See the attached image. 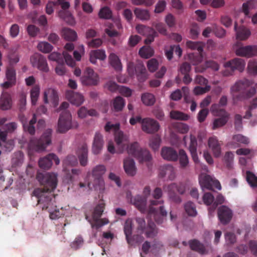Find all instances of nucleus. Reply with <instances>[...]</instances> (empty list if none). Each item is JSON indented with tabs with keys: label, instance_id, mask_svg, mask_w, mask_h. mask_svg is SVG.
I'll return each mask as SVG.
<instances>
[{
	"label": "nucleus",
	"instance_id": "14",
	"mask_svg": "<svg viewBox=\"0 0 257 257\" xmlns=\"http://www.w3.org/2000/svg\"><path fill=\"white\" fill-rule=\"evenodd\" d=\"M160 124L155 119L147 117L143 118L142 130L147 134H154L160 129Z\"/></svg>",
	"mask_w": 257,
	"mask_h": 257
},
{
	"label": "nucleus",
	"instance_id": "59",
	"mask_svg": "<svg viewBox=\"0 0 257 257\" xmlns=\"http://www.w3.org/2000/svg\"><path fill=\"white\" fill-rule=\"evenodd\" d=\"M161 138L158 136L152 137L150 140V146L154 151L158 150L160 147Z\"/></svg>",
	"mask_w": 257,
	"mask_h": 257
},
{
	"label": "nucleus",
	"instance_id": "32",
	"mask_svg": "<svg viewBox=\"0 0 257 257\" xmlns=\"http://www.w3.org/2000/svg\"><path fill=\"white\" fill-rule=\"evenodd\" d=\"M147 200L145 197L137 195L131 200V202L138 210L144 213L146 210Z\"/></svg>",
	"mask_w": 257,
	"mask_h": 257
},
{
	"label": "nucleus",
	"instance_id": "52",
	"mask_svg": "<svg viewBox=\"0 0 257 257\" xmlns=\"http://www.w3.org/2000/svg\"><path fill=\"white\" fill-rule=\"evenodd\" d=\"M186 212L188 215L195 216L197 214V211L194 204L190 201L187 202L184 206Z\"/></svg>",
	"mask_w": 257,
	"mask_h": 257
},
{
	"label": "nucleus",
	"instance_id": "30",
	"mask_svg": "<svg viewBox=\"0 0 257 257\" xmlns=\"http://www.w3.org/2000/svg\"><path fill=\"white\" fill-rule=\"evenodd\" d=\"M190 142L189 146V150L192 158L195 163L199 162V159L197 153V141L196 138L192 135L190 136Z\"/></svg>",
	"mask_w": 257,
	"mask_h": 257
},
{
	"label": "nucleus",
	"instance_id": "33",
	"mask_svg": "<svg viewBox=\"0 0 257 257\" xmlns=\"http://www.w3.org/2000/svg\"><path fill=\"white\" fill-rule=\"evenodd\" d=\"M12 99L10 95L7 92H3L0 97V108L8 110L12 107Z\"/></svg>",
	"mask_w": 257,
	"mask_h": 257
},
{
	"label": "nucleus",
	"instance_id": "8",
	"mask_svg": "<svg viewBox=\"0 0 257 257\" xmlns=\"http://www.w3.org/2000/svg\"><path fill=\"white\" fill-rule=\"evenodd\" d=\"M105 207V203L103 200H101L99 202L98 204L96 206L94 209V211L92 214L93 222H90L92 228H95L98 229L104 225L108 223L109 221L108 219L104 218L100 219Z\"/></svg>",
	"mask_w": 257,
	"mask_h": 257
},
{
	"label": "nucleus",
	"instance_id": "41",
	"mask_svg": "<svg viewBox=\"0 0 257 257\" xmlns=\"http://www.w3.org/2000/svg\"><path fill=\"white\" fill-rule=\"evenodd\" d=\"M62 36L65 40L69 41H74L77 38L76 32L67 28H65L63 29Z\"/></svg>",
	"mask_w": 257,
	"mask_h": 257
},
{
	"label": "nucleus",
	"instance_id": "46",
	"mask_svg": "<svg viewBox=\"0 0 257 257\" xmlns=\"http://www.w3.org/2000/svg\"><path fill=\"white\" fill-rule=\"evenodd\" d=\"M257 5V2L256 0H249L242 5V11L244 15L246 16L249 15V10L253 9L255 8Z\"/></svg>",
	"mask_w": 257,
	"mask_h": 257
},
{
	"label": "nucleus",
	"instance_id": "16",
	"mask_svg": "<svg viewBox=\"0 0 257 257\" xmlns=\"http://www.w3.org/2000/svg\"><path fill=\"white\" fill-rule=\"evenodd\" d=\"M106 171L105 167L103 165H99L95 166L92 171V176L94 178V183L93 185L95 189H97V185L102 186L104 181L102 176Z\"/></svg>",
	"mask_w": 257,
	"mask_h": 257
},
{
	"label": "nucleus",
	"instance_id": "39",
	"mask_svg": "<svg viewBox=\"0 0 257 257\" xmlns=\"http://www.w3.org/2000/svg\"><path fill=\"white\" fill-rule=\"evenodd\" d=\"M110 65L116 71L122 69V64L118 57L114 53H111L108 57Z\"/></svg>",
	"mask_w": 257,
	"mask_h": 257
},
{
	"label": "nucleus",
	"instance_id": "7",
	"mask_svg": "<svg viewBox=\"0 0 257 257\" xmlns=\"http://www.w3.org/2000/svg\"><path fill=\"white\" fill-rule=\"evenodd\" d=\"M136 220L138 224L137 230L140 234L145 233L148 238H153L157 235V230L153 222L149 221L146 225L145 219L143 217H137Z\"/></svg>",
	"mask_w": 257,
	"mask_h": 257
},
{
	"label": "nucleus",
	"instance_id": "51",
	"mask_svg": "<svg viewBox=\"0 0 257 257\" xmlns=\"http://www.w3.org/2000/svg\"><path fill=\"white\" fill-rule=\"evenodd\" d=\"M186 46L192 50H196L199 53L203 51V45L200 42H192L188 41L186 42Z\"/></svg>",
	"mask_w": 257,
	"mask_h": 257
},
{
	"label": "nucleus",
	"instance_id": "49",
	"mask_svg": "<svg viewBox=\"0 0 257 257\" xmlns=\"http://www.w3.org/2000/svg\"><path fill=\"white\" fill-rule=\"evenodd\" d=\"M40 88L38 85H34L31 90V99L32 105L36 104L40 94Z\"/></svg>",
	"mask_w": 257,
	"mask_h": 257
},
{
	"label": "nucleus",
	"instance_id": "25",
	"mask_svg": "<svg viewBox=\"0 0 257 257\" xmlns=\"http://www.w3.org/2000/svg\"><path fill=\"white\" fill-rule=\"evenodd\" d=\"M88 150L86 144L83 143L78 149L77 154L82 166H85L88 163Z\"/></svg>",
	"mask_w": 257,
	"mask_h": 257
},
{
	"label": "nucleus",
	"instance_id": "17",
	"mask_svg": "<svg viewBox=\"0 0 257 257\" xmlns=\"http://www.w3.org/2000/svg\"><path fill=\"white\" fill-rule=\"evenodd\" d=\"M19 117L23 124L25 131L28 132L31 135H34L35 133L34 124L37 121L36 114H33V118L30 120L29 123H28V118L22 113L19 114Z\"/></svg>",
	"mask_w": 257,
	"mask_h": 257
},
{
	"label": "nucleus",
	"instance_id": "28",
	"mask_svg": "<svg viewBox=\"0 0 257 257\" xmlns=\"http://www.w3.org/2000/svg\"><path fill=\"white\" fill-rule=\"evenodd\" d=\"M123 168L125 173L129 176H134L137 172L135 163L133 159L126 158L123 160Z\"/></svg>",
	"mask_w": 257,
	"mask_h": 257
},
{
	"label": "nucleus",
	"instance_id": "53",
	"mask_svg": "<svg viewBox=\"0 0 257 257\" xmlns=\"http://www.w3.org/2000/svg\"><path fill=\"white\" fill-rule=\"evenodd\" d=\"M234 155L231 152H227L225 153L223 158V161L226 167L230 169L232 168Z\"/></svg>",
	"mask_w": 257,
	"mask_h": 257
},
{
	"label": "nucleus",
	"instance_id": "58",
	"mask_svg": "<svg viewBox=\"0 0 257 257\" xmlns=\"http://www.w3.org/2000/svg\"><path fill=\"white\" fill-rule=\"evenodd\" d=\"M37 47L38 49L40 51L45 53H48L50 52L53 49V46L48 42H46L39 43Z\"/></svg>",
	"mask_w": 257,
	"mask_h": 257
},
{
	"label": "nucleus",
	"instance_id": "63",
	"mask_svg": "<svg viewBox=\"0 0 257 257\" xmlns=\"http://www.w3.org/2000/svg\"><path fill=\"white\" fill-rule=\"evenodd\" d=\"M210 89V86L205 85V87L196 86L194 88V93L196 95H200L208 92Z\"/></svg>",
	"mask_w": 257,
	"mask_h": 257
},
{
	"label": "nucleus",
	"instance_id": "5",
	"mask_svg": "<svg viewBox=\"0 0 257 257\" xmlns=\"http://www.w3.org/2000/svg\"><path fill=\"white\" fill-rule=\"evenodd\" d=\"M37 179L43 186V188L41 189L44 191L51 192L56 188L57 178V175L54 173H39L37 176Z\"/></svg>",
	"mask_w": 257,
	"mask_h": 257
},
{
	"label": "nucleus",
	"instance_id": "56",
	"mask_svg": "<svg viewBox=\"0 0 257 257\" xmlns=\"http://www.w3.org/2000/svg\"><path fill=\"white\" fill-rule=\"evenodd\" d=\"M153 50L151 47H143L139 52L140 55L144 58H149L153 55Z\"/></svg>",
	"mask_w": 257,
	"mask_h": 257
},
{
	"label": "nucleus",
	"instance_id": "21",
	"mask_svg": "<svg viewBox=\"0 0 257 257\" xmlns=\"http://www.w3.org/2000/svg\"><path fill=\"white\" fill-rule=\"evenodd\" d=\"M236 54L237 56L251 57L257 55V46L248 45L246 46H242L236 49Z\"/></svg>",
	"mask_w": 257,
	"mask_h": 257
},
{
	"label": "nucleus",
	"instance_id": "55",
	"mask_svg": "<svg viewBox=\"0 0 257 257\" xmlns=\"http://www.w3.org/2000/svg\"><path fill=\"white\" fill-rule=\"evenodd\" d=\"M246 180L252 187H257V177L251 172L246 171Z\"/></svg>",
	"mask_w": 257,
	"mask_h": 257
},
{
	"label": "nucleus",
	"instance_id": "60",
	"mask_svg": "<svg viewBox=\"0 0 257 257\" xmlns=\"http://www.w3.org/2000/svg\"><path fill=\"white\" fill-rule=\"evenodd\" d=\"M247 70L249 74L257 75V62L253 60H250L247 65Z\"/></svg>",
	"mask_w": 257,
	"mask_h": 257
},
{
	"label": "nucleus",
	"instance_id": "64",
	"mask_svg": "<svg viewBox=\"0 0 257 257\" xmlns=\"http://www.w3.org/2000/svg\"><path fill=\"white\" fill-rule=\"evenodd\" d=\"M158 65L159 63L156 59H151L148 61L147 66L150 71L154 72L157 69Z\"/></svg>",
	"mask_w": 257,
	"mask_h": 257
},
{
	"label": "nucleus",
	"instance_id": "57",
	"mask_svg": "<svg viewBox=\"0 0 257 257\" xmlns=\"http://www.w3.org/2000/svg\"><path fill=\"white\" fill-rule=\"evenodd\" d=\"M98 15L101 19H110L112 17V12L109 8L105 7L100 9Z\"/></svg>",
	"mask_w": 257,
	"mask_h": 257
},
{
	"label": "nucleus",
	"instance_id": "54",
	"mask_svg": "<svg viewBox=\"0 0 257 257\" xmlns=\"http://www.w3.org/2000/svg\"><path fill=\"white\" fill-rule=\"evenodd\" d=\"M224 201V198L221 194H218L217 196L216 197V199L213 202V204L211 206L209 207L208 211L209 213H211L212 212H213L215 209L216 208L217 206L219 204H222Z\"/></svg>",
	"mask_w": 257,
	"mask_h": 257
},
{
	"label": "nucleus",
	"instance_id": "6",
	"mask_svg": "<svg viewBox=\"0 0 257 257\" xmlns=\"http://www.w3.org/2000/svg\"><path fill=\"white\" fill-rule=\"evenodd\" d=\"M33 194L38 199V203L42 206V210H48L53 205V196L51 192L44 191L42 189H35Z\"/></svg>",
	"mask_w": 257,
	"mask_h": 257
},
{
	"label": "nucleus",
	"instance_id": "47",
	"mask_svg": "<svg viewBox=\"0 0 257 257\" xmlns=\"http://www.w3.org/2000/svg\"><path fill=\"white\" fill-rule=\"evenodd\" d=\"M189 58L193 65H196L202 62L203 59L202 52L193 53L189 54Z\"/></svg>",
	"mask_w": 257,
	"mask_h": 257
},
{
	"label": "nucleus",
	"instance_id": "37",
	"mask_svg": "<svg viewBox=\"0 0 257 257\" xmlns=\"http://www.w3.org/2000/svg\"><path fill=\"white\" fill-rule=\"evenodd\" d=\"M132 224L131 222L126 221L124 225V232L127 243L133 245L135 243L134 237L132 236Z\"/></svg>",
	"mask_w": 257,
	"mask_h": 257
},
{
	"label": "nucleus",
	"instance_id": "36",
	"mask_svg": "<svg viewBox=\"0 0 257 257\" xmlns=\"http://www.w3.org/2000/svg\"><path fill=\"white\" fill-rule=\"evenodd\" d=\"M234 30L236 31V39L239 40H245L250 35V31L243 26L237 29V24H235Z\"/></svg>",
	"mask_w": 257,
	"mask_h": 257
},
{
	"label": "nucleus",
	"instance_id": "42",
	"mask_svg": "<svg viewBox=\"0 0 257 257\" xmlns=\"http://www.w3.org/2000/svg\"><path fill=\"white\" fill-rule=\"evenodd\" d=\"M141 100L143 104L146 106H152L156 101L155 96L150 93H144L142 94Z\"/></svg>",
	"mask_w": 257,
	"mask_h": 257
},
{
	"label": "nucleus",
	"instance_id": "12",
	"mask_svg": "<svg viewBox=\"0 0 257 257\" xmlns=\"http://www.w3.org/2000/svg\"><path fill=\"white\" fill-rule=\"evenodd\" d=\"M127 71L131 76L136 74L141 81H144L146 78V69L142 62H139L135 66L133 62H130L127 64Z\"/></svg>",
	"mask_w": 257,
	"mask_h": 257
},
{
	"label": "nucleus",
	"instance_id": "13",
	"mask_svg": "<svg viewBox=\"0 0 257 257\" xmlns=\"http://www.w3.org/2000/svg\"><path fill=\"white\" fill-rule=\"evenodd\" d=\"M217 106L214 104L211 106V110L216 115L221 116L220 117L215 119L213 122L212 128L215 130L219 127L224 125L228 121V114L224 109H219L215 110Z\"/></svg>",
	"mask_w": 257,
	"mask_h": 257
},
{
	"label": "nucleus",
	"instance_id": "22",
	"mask_svg": "<svg viewBox=\"0 0 257 257\" xmlns=\"http://www.w3.org/2000/svg\"><path fill=\"white\" fill-rule=\"evenodd\" d=\"M104 144V142L103 136L100 133L96 132L94 135L92 143V153L95 155H97L100 153Z\"/></svg>",
	"mask_w": 257,
	"mask_h": 257
},
{
	"label": "nucleus",
	"instance_id": "44",
	"mask_svg": "<svg viewBox=\"0 0 257 257\" xmlns=\"http://www.w3.org/2000/svg\"><path fill=\"white\" fill-rule=\"evenodd\" d=\"M125 105L124 99L120 96L116 97L113 101L112 107L115 111H121Z\"/></svg>",
	"mask_w": 257,
	"mask_h": 257
},
{
	"label": "nucleus",
	"instance_id": "61",
	"mask_svg": "<svg viewBox=\"0 0 257 257\" xmlns=\"http://www.w3.org/2000/svg\"><path fill=\"white\" fill-rule=\"evenodd\" d=\"M6 77L8 80H10L16 83V71L13 68L10 67L7 69Z\"/></svg>",
	"mask_w": 257,
	"mask_h": 257
},
{
	"label": "nucleus",
	"instance_id": "19",
	"mask_svg": "<svg viewBox=\"0 0 257 257\" xmlns=\"http://www.w3.org/2000/svg\"><path fill=\"white\" fill-rule=\"evenodd\" d=\"M52 160L54 161L56 165L60 163V160L58 157L54 153H50L39 160V166L42 169H49L52 165Z\"/></svg>",
	"mask_w": 257,
	"mask_h": 257
},
{
	"label": "nucleus",
	"instance_id": "26",
	"mask_svg": "<svg viewBox=\"0 0 257 257\" xmlns=\"http://www.w3.org/2000/svg\"><path fill=\"white\" fill-rule=\"evenodd\" d=\"M209 149H210L215 157H219L221 153V144L216 137L209 138L208 141Z\"/></svg>",
	"mask_w": 257,
	"mask_h": 257
},
{
	"label": "nucleus",
	"instance_id": "1",
	"mask_svg": "<svg viewBox=\"0 0 257 257\" xmlns=\"http://www.w3.org/2000/svg\"><path fill=\"white\" fill-rule=\"evenodd\" d=\"M114 139L118 148V153H121L127 148L128 154L137 158L140 162H149L152 159L150 152L146 149H141L137 142L128 146L127 138L122 132H116Z\"/></svg>",
	"mask_w": 257,
	"mask_h": 257
},
{
	"label": "nucleus",
	"instance_id": "20",
	"mask_svg": "<svg viewBox=\"0 0 257 257\" xmlns=\"http://www.w3.org/2000/svg\"><path fill=\"white\" fill-rule=\"evenodd\" d=\"M218 216L222 224H227L232 217V212L227 206L222 205L218 209Z\"/></svg>",
	"mask_w": 257,
	"mask_h": 257
},
{
	"label": "nucleus",
	"instance_id": "11",
	"mask_svg": "<svg viewBox=\"0 0 257 257\" xmlns=\"http://www.w3.org/2000/svg\"><path fill=\"white\" fill-rule=\"evenodd\" d=\"M199 182L202 189L213 190L215 188L220 190L221 188V185L218 180L214 179L210 175L205 173H202L200 175Z\"/></svg>",
	"mask_w": 257,
	"mask_h": 257
},
{
	"label": "nucleus",
	"instance_id": "4",
	"mask_svg": "<svg viewBox=\"0 0 257 257\" xmlns=\"http://www.w3.org/2000/svg\"><path fill=\"white\" fill-rule=\"evenodd\" d=\"M52 131L51 129L47 130L39 139H32L29 143L30 150L36 152H41L51 143V136Z\"/></svg>",
	"mask_w": 257,
	"mask_h": 257
},
{
	"label": "nucleus",
	"instance_id": "24",
	"mask_svg": "<svg viewBox=\"0 0 257 257\" xmlns=\"http://www.w3.org/2000/svg\"><path fill=\"white\" fill-rule=\"evenodd\" d=\"M190 248L201 254H207L209 252L208 246H205L199 240L194 239L189 241Z\"/></svg>",
	"mask_w": 257,
	"mask_h": 257
},
{
	"label": "nucleus",
	"instance_id": "29",
	"mask_svg": "<svg viewBox=\"0 0 257 257\" xmlns=\"http://www.w3.org/2000/svg\"><path fill=\"white\" fill-rule=\"evenodd\" d=\"M164 189L167 191L169 197L175 202L180 203L181 199L179 196L176 194V190H177V184L172 183L168 186H165Z\"/></svg>",
	"mask_w": 257,
	"mask_h": 257
},
{
	"label": "nucleus",
	"instance_id": "9",
	"mask_svg": "<svg viewBox=\"0 0 257 257\" xmlns=\"http://www.w3.org/2000/svg\"><path fill=\"white\" fill-rule=\"evenodd\" d=\"M245 65V61L241 58H234L228 61L224 65L225 70L223 74L224 76L231 75L235 70L242 72L244 69Z\"/></svg>",
	"mask_w": 257,
	"mask_h": 257
},
{
	"label": "nucleus",
	"instance_id": "35",
	"mask_svg": "<svg viewBox=\"0 0 257 257\" xmlns=\"http://www.w3.org/2000/svg\"><path fill=\"white\" fill-rule=\"evenodd\" d=\"M178 156L180 168L182 169H187L189 165V161L186 152L183 149H180Z\"/></svg>",
	"mask_w": 257,
	"mask_h": 257
},
{
	"label": "nucleus",
	"instance_id": "50",
	"mask_svg": "<svg viewBox=\"0 0 257 257\" xmlns=\"http://www.w3.org/2000/svg\"><path fill=\"white\" fill-rule=\"evenodd\" d=\"M170 117L174 119L187 120L189 119V116L179 111L172 110L170 112Z\"/></svg>",
	"mask_w": 257,
	"mask_h": 257
},
{
	"label": "nucleus",
	"instance_id": "18",
	"mask_svg": "<svg viewBox=\"0 0 257 257\" xmlns=\"http://www.w3.org/2000/svg\"><path fill=\"white\" fill-rule=\"evenodd\" d=\"M31 62L34 67H36L40 70L47 72L49 68L46 58L40 54H35L31 57Z\"/></svg>",
	"mask_w": 257,
	"mask_h": 257
},
{
	"label": "nucleus",
	"instance_id": "2",
	"mask_svg": "<svg viewBox=\"0 0 257 257\" xmlns=\"http://www.w3.org/2000/svg\"><path fill=\"white\" fill-rule=\"evenodd\" d=\"M251 81L243 79L235 82L230 91L234 101H240L252 97L256 93V88L251 86Z\"/></svg>",
	"mask_w": 257,
	"mask_h": 257
},
{
	"label": "nucleus",
	"instance_id": "43",
	"mask_svg": "<svg viewBox=\"0 0 257 257\" xmlns=\"http://www.w3.org/2000/svg\"><path fill=\"white\" fill-rule=\"evenodd\" d=\"M134 13L136 17L142 21H148L150 18L149 12L147 10L136 8Z\"/></svg>",
	"mask_w": 257,
	"mask_h": 257
},
{
	"label": "nucleus",
	"instance_id": "31",
	"mask_svg": "<svg viewBox=\"0 0 257 257\" xmlns=\"http://www.w3.org/2000/svg\"><path fill=\"white\" fill-rule=\"evenodd\" d=\"M159 175L161 177L168 176L170 180H173L175 177V173L174 167L170 165H165L161 167Z\"/></svg>",
	"mask_w": 257,
	"mask_h": 257
},
{
	"label": "nucleus",
	"instance_id": "3",
	"mask_svg": "<svg viewBox=\"0 0 257 257\" xmlns=\"http://www.w3.org/2000/svg\"><path fill=\"white\" fill-rule=\"evenodd\" d=\"M162 200L155 199L150 201L148 215L149 217H153L156 222L159 224H162L164 218L166 217L167 212L164 209Z\"/></svg>",
	"mask_w": 257,
	"mask_h": 257
},
{
	"label": "nucleus",
	"instance_id": "40",
	"mask_svg": "<svg viewBox=\"0 0 257 257\" xmlns=\"http://www.w3.org/2000/svg\"><path fill=\"white\" fill-rule=\"evenodd\" d=\"M49 99L52 100L54 103L57 101L58 99V94L54 89L49 88L44 92V100L45 103H47Z\"/></svg>",
	"mask_w": 257,
	"mask_h": 257
},
{
	"label": "nucleus",
	"instance_id": "62",
	"mask_svg": "<svg viewBox=\"0 0 257 257\" xmlns=\"http://www.w3.org/2000/svg\"><path fill=\"white\" fill-rule=\"evenodd\" d=\"M202 201L207 205H210L214 201V197L212 195L211 193H206L203 195Z\"/></svg>",
	"mask_w": 257,
	"mask_h": 257
},
{
	"label": "nucleus",
	"instance_id": "23",
	"mask_svg": "<svg viewBox=\"0 0 257 257\" xmlns=\"http://www.w3.org/2000/svg\"><path fill=\"white\" fill-rule=\"evenodd\" d=\"M65 96L72 104L76 106L81 105L84 101V97L82 94L75 92L73 90H67Z\"/></svg>",
	"mask_w": 257,
	"mask_h": 257
},
{
	"label": "nucleus",
	"instance_id": "45",
	"mask_svg": "<svg viewBox=\"0 0 257 257\" xmlns=\"http://www.w3.org/2000/svg\"><path fill=\"white\" fill-rule=\"evenodd\" d=\"M208 68H210L214 71H217L219 69V66L216 62L212 60H209L205 62L204 66L201 68V69H200L199 67H196V71L202 72Z\"/></svg>",
	"mask_w": 257,
	"mask_h": 257
},
{
	"label": "nucleus",
	"instance_id": "38",
	"mask_svg": "<svg viewBox=\"0 0 257 257\" xmlns=\"http://www.w3.org/2000/svg\"><path fill=\"white\" fill-rule=\"evenodd\" d=\"M78 164V160L74 155H68L63 161V170L66 171L69 167L75 166Z\"/></svg>",
	"mask_w": 257,
	"mask_h": 257
},
{
	"label": "nucleus",
	"instance_id": "34",
	"mask_svg": "<svg viewBox=\"0 0 257 257\" xmlns=\"http://www.w3.org/2000/svg\"><path fill=\"white\" fill-rule=\"evenodd\" d=\"M106 57L105 52L103 50L97 49L91 51L90 53V61L92 64H96L97 59L104 60Z\"/></svg>",
	"mask_w": 257,
	"mask_h": 257
},
{
	"label": "nucleus",
	"instance_id": "48",
	"mask_svg": "<svg viewBox=\"0 0 257 257\" xmlns=\"http://www.w3.org/2000/svg\"><path fill=\"white\" fill-rule=\"evenodd\" d=\"M59 17L67 22L70 24H73L74 23V19L71 13L67 10H62L58 12Z\"/></svg>",
	"mask_w": 257,
	"mask_h": 257
},
{
	"label": "nucleus",
	"instance_id": "27",
	"mask_svg": "<svg viewBox=\"0 0 257 257\" xmlns=\"http://www.w3.org/2000/svg\"><path fill=\"white\" fill-rule=\"evenodd\" d=\"M161 155L163 159L168 161H176L178 160L177 152L171 147H163L161 150Z\"/></svg>",
	"mask_w": 257,
	"mask_h": 257
},
{
	"label": "nucleus",
	"instance_id": "10",
	"mask_svg": "<svg viewBox=\"0 0 257 257\" xmlns=\"http://www.w3.org/2000/svg\"><path fill=\"white\" fill-rule=\"evenodd\" d=\"M72 128V116L68 110H65L60 114L58 121L57 131L65 133Z\"/></svg>",
	"mask_w": 257,
	"mask_h": 257
},
{
	"label": "nucleus",
	"instance_id": "15",
	"mask_svg": "<svg viewBox=\"0 0 257 257\" xmlns=\"http://www.w3.org/2000/svg\"><path fill=\"white\" fill-rule=\"evenodd\" d=\"M82 83L86 85H96L97 84L99 78L98 75L93 70L87 68L83 76L81 78Z\"/></svg>",
	"mask_w": 257,
	"mask_h": 257
}]
</instances>
